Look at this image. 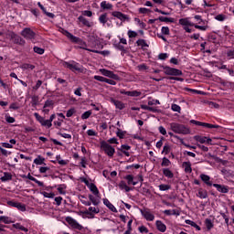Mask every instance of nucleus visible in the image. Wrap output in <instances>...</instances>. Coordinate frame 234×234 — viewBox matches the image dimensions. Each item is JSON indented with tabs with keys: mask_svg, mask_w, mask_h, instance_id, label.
Wrapping results in <instances>:
<instances>
[{
	"mask_svg": "<svg viewBox=\"0 0 234 234\" xmlns=\"http://www.w3.org/2000/svg\"><path fill=\"white\" fill-rule=\"evenodd\" d=\"M170 129L173 131V133H176V134H190L191 130L187 128V126L184 124H180L177 122H172L170 123Z\"/></svg>",
	"mask_w": 234,
	"mask_h": 234,
	"instance_id": "1",
	"label": "nucleus"
},
{
	"mask_svg": "<svg viewBox=\"0 0 234 234\" xmlns=\"http://www.w3.org/2000/svg\"><path fill=\"white\" fill-rule=\"evenodd\" d=\"M101 149L104 151L105 154H107V156H110V158H112L114 156V154L116 153L114 147H112L105 141L101 142Z\"/></svg>",
	"mask_w": 234,
	"mask_h": 234,
	"instance_id": "2",
	"label": "nucleus"
},
{
	"mask_svg": "<svg viewBox=\"0 0 234 234\" xmlns=\"http://www.w3.org/2000/svg\"><path fill=\"white\" fill-rule=\"evenodd\" d=\"M179 25H182V27H195V28H197V30H203V31L207 30V26L195 25L191 21H189V19L187 18L179 19Z\"/></svg>",
	"mask_w": 234,
	"mask_h": 234,
	"instance_id": "3",
	"label": "nucleus"
},
{
	"mask_svg": "<svg viewBox=\"0 0 234 234\" xmlns=\"http://www.w3.org/2000/svg\"><path fill=\"white\" fill-rule=\"evenodd\" d=\"M162 68L165 70V74H166L167 76H182V70L180 69H176L175 68H171V67H164L162 66Z\"/></svg>",
	"mask_w": 234,
	"mask_h": 234,
	"instance_id": "4",
	"label": "nucleus"
},
{
	"mask_svg": "<svg viewBox=\"0 0 234 234\" xmlns=\"http://www.w3.org/2000/svg\"><path fill=\"white\" fill-rule=\"evenodd\" d=\"M21 36L25 37V39H34L36 37V33L30 29V27H26L22 30Z\"/></svg>",
	"mask_w": 234,
	"mask_h": 234,
	"instance_id": "5",
	"label": "nucleus"
},
{
	"mask_svg": "<svg viewBox=\"0 0 234 234\" xmlns=\"http://www.w3.org/2000/svg\"><path fill=\"white\" fill-rule=\"evenodd\" d=\"M190 123H194V125H199L201 127H206L207 129H218V127H220L217 124L202 122H198V121H195V120H191Z\"/></svg>",
	"mask_w": 234,
	"mask_h": 234,
	"instance_id": "6",
	"label": "nucleus"
},
{
	"mask_svg": "<svg viewBox=\"0 0 234 234\" xmlns=\"http://www.w3.org/2000/svg\"><path fill=\"white\" fill-rule=\"evenodd\" d=\"M64 67H66V69H69V70H72V72H80L81 71V68L80 67L79 63L73 62H64Z\"/></svg>",
	"mask_w": 234,
	"mask_h": 234,
	"instance_id": "7",
	"label": "nucleus"
},
{
	"mask_svg": "<svg viewBox=\"0 0 234 234\" xmlns=\"http://www.w3.org/2000/svg\"><path fill=\"white\" fill-rule=\"evenodd\" d=\"M100 72L102 74V76H106V78H111L112 80H120V77L117 74H114V72L109 69H101Z\"/></svg>",
	"mask_w": 234,
	"mask_h": 234,
	"instance_id": "8",
	"label": "nucleus"
},
{
	"mask_svg": "<svg viewBox=\"0 0 234 234\" xmlns=\"http://www.w3.org/2000/svg\"><path fill=\"white\" fill-rule=\"evenodd\" d=\"M62 34L68 37L69 40H70L72 43H81V38L75 37L70 32L64 30L62 31Z\"/></svg>",
	"mask_w": 234,
	"mask_h": 234,
	"instance_id": "9",
	"label": "nucleus"
},
{
	"mask_svg": "<svg viewBox=\"0 0 234 234\" xmlns=\"http://www.w3.org/2000/svg\"><path fill=\"white\" fill-rule=\"evenodd\" d=\"M112 16H113V17H117V19H120V21H129V16L120 11L112 12Z\"/></svg>",
	"mask_w": 234,
	"mask_h": 234,
	"instance_id": "10",
	"label": "nucleus"
},
{
	"mask_svg": "<svg viewBox=\"0 0 234 234\" xmlns=\"http://www.w3.org/2000/svg\"><path fill=\"white\" fill-rule=\"evenodd\" d=\"M66 222L70 224L73 228H75V229H80V230L83 229V227L80 225V223L76 222V220L71 217L66 218Z\"/></svg>",
	"mask_w": 234,
	"mask_h": 234,
	"instance_id": "11",
	"label": "nucleus"
},
{
	"mask_svg": "<svg viewBox=\"0 0 234 234\" xmlns=\"http://www.w3.org/2000/svg\"><path fill=\"white\" fill-rule=\"evenodd\" d=\"M213 187H216L217 191L219 193H229V186L225 185L213 184Z\"/></svg>",
	"mask_w": 234,
	"mask_h": 234,
	"instance_id": "12",
	"label": "nucleus"
},
{
	"mask_svg": "<svg viewBox=\"0 0 234 234\" xmlns=\"http://www.w3.org/2000/svg\"><path fill=\"white\" fill-rule=\"evenodd\" d=\"M83 213L84 215H90L91 218H94V215H98V213H100V208L90 207L89 209L85 210Z\"/></svg>",
	"mask_w": 234,
	"mask_h": 234,
	"instance_id": "13",
	"label": "nucleus"
},
{
	"mask_svg": "<svg viewBox=\"0 0 234 234\" xmlns=\"http://www.w3.org/2000/svg\"><path fill=\"white\" fill-rule=\"evenodd\" d=\"M141 213L143 217H144V218L149 222H153V220H154V215L149 212V210H142Z\"/></svg>",
	"mask_w": 234,
	"mask_h": 234,
	"instance_id": "14",
	"label": "nucleus"
},
{
	"mask_svg": "<svg viewBox=\"0 0 234 234\" xmlns=\"http://www.w3.org/2000/svg\"><path fill=\"white\" fill-rule=\"evenodd\" d=\"M111 101L113 103V105H115L116 109H119V111H123V109H125V104L121 101L112 98Z\"/></svg>",
	"mask_w": 234,
	"mask_h": 234,
	"instance_id": "15",
	"label": "nucleus"
},
{
	"mask_svg": "<svg viewBox=\"0 0 234 234\" xmlns=\"http://www.w3.org/2000/svg\"><path fill=\"white\" fill-rule=\"evenodd\" d=\"M103 204H104V206H106V207H108V209H111L112 211V213H118V209L115 208L114 205H112V203H111V201H109V199L104 198Z\"/></svg>",
	"mask_w": 234,
	"mask_h": 234,
	"instance_id": "16",
	"label": "nucleus"
},
{
	"mask_svg": "<svg viewBox=\"0 0 234 234\" xmlns=\"http://www.w3.org/2000/svg\"><path fill=\"white\" fill-rule=\"evenodd\" d=\"M155 226H156L158 231H160L161 233H165L167 227L165 226V224H164V222L157 220L155 222Z\"/></svg>",
	"mask_w": 234,
	"mask_h": 234,
	"instance_id": "17",
	"label": "nucleus"
},
{
	"mask_svg": "<svg viewBox=\"0 0 234 234\" xmlns=\"http://www.w3.org/2000/svg\"><path fill=\"white\" fill-rule=\"evenodd\" d=\"M90 190L91 193H93V195H95V197H97V198H100V190H98V186H96L95 184H90Z\"/></svg>",
	"mask_w": 234,
	"mask_h": 234,
	"instance_id": "18",
	"label": "nucleus"
},
{
	"mask_svg": "<svg viewBox=\"0 0 234 234\" xmlns=\"http://www.w3.org/2000/svg\"><path fill=\"white\" fill-rule=\"evenodd\" d=\"M201 180L207 185V186H213V183H211V177L206 174H201L200 175Z\"/></svg>",
	"mask_w": 234,
	"mask_h": 234,
	"instance_id": "19",
	"label": "nucleus"
},
{
	"mask_svg": "<svg viewBox=\"0 0 234 234\" xmlns=\"http://www.w3.org/2000/svg\"><path fill=\"white\" fill-rule=\"evenodd\" d=\"M195 139L197 142H199V144H210L212 140L210 138L207 139V137H202V136H196Z\"/></svg>",
	"mask_w": 234,
	"mask_h": 234,
	"instance_id": "20",
	"label": "nucleus"
},
{
	"mask_svg": "<svg viewBox=\"0 0 234 234\" xmlns=\"http://www.w3.org/2000/svg\"><path fill=\"white\" fill-rule=\"evenodd\" d=\"M78 19L80 23H82V25H84V27H88L89 28H90V27H92V24H90V22H89V20H87V18H85V16H80L78 17Z\"/></svg>",
	"mask_w": 234,
	"mask_h": 234,
	"instance_id": "21",
	"label": "nucleus"
},
{
	"mask_svg": "<svg viewBox=\"0 0 234 234\" xmlns=\"http://www.w3.org/2000/svg\"><path fill=\"white\" fill-rule=\"evenodd\" d=\"M37 5L39 6V8L42 10V12L48 16V17H50L51 19H54L55 15L52 13H48L47 12V9L45 8V6H43V5H41V2L37 3Z\"/></svg>",
	"mask_w": 234,
	"mask_h": 234,
	"instance_id": "22",
	"label": "nucleus"
},
{
	"mask_svg": "<svg viewBox=\"0 0 234 234\" xmlns=\"http://www.w3.org/2000/svg\"><path fill=\"white\" fill-rule=\"evenodd\" d=\"M13 43H15V45H25L26 41L25 39H23L21 37H19L18 35L15 36V38H13Z\"/></svg>",
	"mask_w": 234,
	"mask_h": 234,
	"instance_id": "23",
	"label": "nucleus"
},
{
	"mask_svg": "<svg viewBox=\"0 0 234 234\" xmlns=\"http://www.w3.org/2000/svg\"><path fill=\"white\" fill-rule=\"evenodd\" d=\"M84 50H88V52H93L94 54H101V56H109L111 54L110 51H98L96 49H89L86 48H82Z\"/></svg>",
	"mask_w": 234,
	"mask_h": 234,
	"instance_id": "24",
	"label": "nucleus"
},
{
	"mask_svg": "<svg viewBox=\"0 0 234 234\" xmlns=\"http://www.w3.org/2000/svg\"><path fill=\"white\" fill-rule=\"evenodd\" d=\"M182 165L185 169V173H193V168H191V162H184Z\"/></svg>",
	"mask_w": 234,
	"mask_h": 234,
	"instance_id": "25",
	"label": "nucleus"
},
{
	"mask_svg": "<svg viewBox=\"0 0 234 234\" xmlns=\"http://www.w3.org/2000/svg\"><path fill=\"white\" fill-rule=\"evenodd\" d=\"M101 8H102V10H112V4L102 1L101 3Z\"/></svg>",
	"mask_w": 234,
	"mask_h": 234,
	"instance_id": "26",
	"label": "nucleus"
},
{
	"mask_svg": "<svg viewBox=\"0 0 234 234\" xmlns=\"http://www.w3.org/2000/svg\"><path fill=\"white\" fill-rule=\"evenodd\" d=\"M158 20L161 21V23H175V18L167 16H159Z\"/></svg>",
	"mask_w": 234,
	"mask_h": 234,
	"instance_id": "27",
	"label": "nucleus"
},
{
	"mask_svg": "<svg viewBox=\"0 0 234 234\" xmlns=\"http://www.w3.org/2000/svg\"><path fill=\"white\" fill-rule=\"evenodd\" d=\"M119 187L122 190H125L126 193H129V191H131V187H129V186H127V184L125 183V181H121L119 183Z\"/></svg>",
	"mask_w": 234,
	"mask_h": 234,
	"instance_id": "28",
	"label": "nucleus"
},
{
	"mask_svg": "<svg viewBox=\"0 0 234 234\" xmlns=\"http://www.w3.org/2000/svg\"><path fill=\"white\" fill-rule=\"evenodd\" d=\"M20 69H23V70H34V69H36V66L25 63L20 66Z\"/></svg>",
	"mask_w": 234,
	"mask_h": 234,
	"instance_id": "29",
	"label": "nucleus"
},
{
	"mask_svg": "<svg viewBox=\"0 0 234 234\" xmlns=\"http://www.w3.org/2000/svg\"><path fill=\"white\" fill-rule=\"evenodd\" d=\"M186 224H188L189 226H192V228H196V229L197 231H200V229H202L200 228V226H198L197 223H195V221L191 220V219H186Z\"/></svg>",
	"mask_w": 234,
	"mask_h": 234,
	"instance_id": "30",
	"label": "nucleus"
},
{
	"mask_svg": "<svg viewBox=\"0 0 234 234\" xmlns=\"http://www.w3.org/2000/svg\"><path fill=\"white\" fill-rule=\"evenodd\" d=\"M163 175L166 176V178H173L175 176V174L169 168L163 169Z\"/></svg>",
	"mask_w": 234,
	"mask_h": 234,
	"instance_id": "31",
	"label": "nucleus"
},
{
	"mask_svg": "<svg viewBox=\"0 0 234 234\" xmlns=\"http://www.w3.org/2000/svg\"><path fill=\"white\" fill-rule=\"evenodd\" d=\"M2 182H8V180H12V174L8 172L4 173V176L0 178Z\"/></svg>",
	"mask_w": 234,
	"mask_h": 234,
	"instance_id": "32",
	"label": "nucleus"
},
{
	"mask_svg": "<svg viewBox=\"0 0 234 234\" xmlns=\"http://www.w3.org/2000/svg\"><path fill=\"white\" fill-rule=\"evenodd\" d=\"M197 197H198L199 198H206L207 197V191L199 188Z\"/></svg>",
	"mask_w": 234,
	"mask_h": 234,
	"instance_id": "33",
	"label": "nucleus"
},
{
	"mask_svg": "<svg viewBox=\"0 0 234 234\" xmlns=\"http://www.w3.org/2000/svg\"><path fill=\"white\" fill-rule=\"evenodd\" d=\"M99 21L102 25H105L109 21V18L107 17V13L101 15L99 17Z\"/></svg>",
	"mask_w": 234,
	"mask_h": 234,
	"instance_id": "34",
	"label": "nucleus"
},
{
	"mask_svg": "<svg viewBox=\"0 0 234 234\" xmlns=\"http://www.w3.org/2000/svg\"><path fill=\"white\" fill-rule=\"evenodd\" d=\"M13 228H15L16 229H20L21 231H25L26 233L28 232V229L23 227V225L19 223L13 224Z\"/></svg>",
	"mask_w": 234,
	"mask_h": 234,
	"instance_id": "35",
	"label": "nucleus"
},
{
	"mask_svg": "<svg viewBox=\"0 0 234 234\" xmlns=\"http://www.w3.org/2000/svg\"><path fill=\"white\" fill-rule=\"evenodd\" d=\"M89 199L93 204V206H99L100 205V199H96V197H94V196L89 195Z\"/></svg>",
	"mask_w": 234,
	"mask_h": 234,
	"instance_id": "36",
	"label": "nucleus"
},
{
	"mask_svg": "<svg viewBox=\"0 0 234 234\" xmlns=\"http://www.w3.org/2000/svg\"><path fill=\"white\" fill-rule=\"evenodd\" d=\"M31 103L33 107H36L39 103V97L37 95H34L31 98Z\"/></svg>",
	"mask_w": 234,
	"mask_h": 234,
	"instance_id": "37",
	"label": "nucleus"
},
{
	"mask_svg": "<svg viewBox=\"0 0 234 234\" xmlns=\"http://www.w3.org/2000/svg\"><path fill=\"white\" fill-rule=\"evenodd\" d=\"M161 165L162 167H169V165H171V161L166 157H164Z\"/></svg>",
	"mask_w": 234,
	"mask_h": 234,
	"instance_id": "38",
	"label": "nucleus"
},
{
	"mask_svg": "<svg viewBox=\"0 0 234 234\" xmlns=\"http://www.w3.org/2000/svg\"><path fill=\"white\" fill-rule=\"evenodd\" d=\"M205 226H206L207 229H208V231H209V229H212V228H213V221H211V219H209V218H207L205 220Z\"/></svg>",
	"mask_w": 234,
	"mask_h": 234,
	"instance_id": "39",
	"label": "nucleus"
},
{
	"mask_svg": "<svg viewBox=\"0 0 234 234\" xmlns=\"http://www.w3.org/2000/svg\"><path fill=\"white\" fill-rule=\"evenodd\" d=\"M136 44H137L138 47H142V48L149 47V45H147V42H145V39H138L136 41Z\"/></svg>",
	"mask_w": 234,
	"mask_h": 234,
	"instance_id": "40",
	"label": "nucleus"
},
{
	"mask_svg": "<svg viewBox=\"0 0 234 234\" xmlns=\"http://www.w3.org/2000/svg\"><path fill=\"white\" fill-rule=\"evenodd\" d=\"M127 96H132V97L138 98V96H142V92L137 91V90L128 91Z\"/></svg>",
	"mask_w": 234,
	"mask_h": 234,
	"instance_id": "41",
	"label": "nucleus"
},
{
	"mask_svg": "<svg viewBox=\"0 0 234 234\" xmlns=\"http://www.w3.org/2000/svg\"><path fill=\"white\" fill-rule=\"evenodd\" d=\"M34 116H35L36 120H37V122H39V123H41V125H43V122H45V118H43L37 112L34 113Z\"/></svg>",
	"mask_w": 234,
	"mask_h": 234,
	"instance_id": "42",
	"label": "nucleus"
},
{
	"mask_svg": "<svg viewBox=\"0 0 234 234\" xmlns=\"http://www.w3.org/2000/svg\"><path fill=\"white\" fill-rule=\"evenodd\" d=\"M125 133H126V132L122 131V129H120V128L117 129L116 134H117V136H118L121 140L124 138Z\"/></svg>",
	"mask_w": 234,
	"mask_h": 234,
	"instance_id": "43",
	"label": "nucleus"
},
{
	"mask_svg": "<svg viewBox=\"0 0 234 234\" xmlns=\"http://www.w3.org/2000/svg\"><path fill=\"white\" fill-rule=\"evenodd\" d=\"M44 162H45V158H42L41 156L34 160V164H36L37 165H42Z\"/></svg>",
	"mask_w": 234,
	"mask_h": 234,
	"instance_id": "44",
	"label": "nucleus"
},
{
	"mask_svg": "<svg viewBox=\"0 0 234 234\" xmlns=\"http://www.w3.org/2000/svg\"><path fill=\"white\" fill-rule=\"evenodd\" d=\"M34 52H36V54H45V49L39 48V47H34L33 48Z\"/></svg>",
	"mask_w": 234,
	"mask_h": 234,
	"instance_id": "45",
	"label": "nucleus"
},
{
	"mask_svg": "<svg viewBox=\"0 0 234 234\" xmlns=\"http://www.w3.org/2000/svg\"><path fill=\"white\" fill-rule=\"evenodd\" d=\"M92 114V112L88 111L85 112L82 115H81V119L82 120H88V118H90V115Z\"/></svg>",
	"mask_w": 234,
	"mask_h": 234,
	"instance_id": "46",
	"label": "nucleus"
},
{
	"mask_svg": "<svg viewBox=\"0 0 234 234\" xmlns=\"http://www.w3.org/2000/svg\"><path fill=\"white\" fill-rule=\"evenodd\" d=\"M43 197H45V198H54V197H56V195L54 193H48V192H42Z\"/></svg>",
	"mask_w": 234,
	"mask_h": 234,
	"instance_id": "47",
	"label": "nucleus"
},
{
	"mask_svg": "<svg viewBox=\"0 0 234 234\" xmlns=\"http://www.w3.org/2000/svg\"><path fill=\"white\" fill-rule=\"evenodd\" d=\"M159 189L160 191H169V189H171V186L169 185H160Z\"/></svg>",
	"mask_w": 234,
	"mask_h": 234,
	"instance_id": "48",
	"label": "nucleus"
},
{
	"mask_svg": "<svg viewBox=\"0 0 234 234\" xmlns=\"http://www.w3.org/2000/svg\"><path fill=\"white\" fill-rule=\"evenodd\" d=\"M75 112L76 110L74 108L69 109L66 113L67 118H70Z\"/></svg>",
	"mask_w": 234,
	"mask_h": 234,
	"instance_id": "49",
	"label": "nucleus"
},
{
	"mask_svg": "<svg viewBox=\"0 0 234 234\" xmlns=\"http://www.w3.org/2000/svg\"><path fill=\"white\" fill-rule=\"evenodd\" d=\"M94 80H96L97 81H101V82H104L106 81L107 78H104L102 76H98V75H95L93 77Z\"/></svg>",
	"mask_w": 234,
	"mask_h": 234,
	"instance_id": "50",
	"label": "nucleus"
},
{
	"mask_svg": "<svg viewBox=\"0 0 234 234\" xmlns=\"http://www.w3.org/2000/svg\"><path fill=\"white\" fill-rule=\"evenodd\" d=\"M171 108H172V111H174V112H180V111H182L180 106H178L177 104H172Z\"/></svg>",
	"mask_w": 234,
	"mask_h": 234,
	"instance_id": "51",
	"label": "nucleus"
},
{
	"mask_svg": "<svg viewBox=\"0 0 234 234\" xmlns=\"http://www.w3.org/2000/svg\"><path fill=\"white\" fill-rule=\"evenodd\" d=\"M1 221L4 222L5 224H10V222H12L9 220L8 217H5V216L0 217V222Z\"/></svg>",
	"mask_w": 234,
	"mask_h": 234,
	"instance_id": "52",
	"label": "nucleus"
},
{
	"mask_svg": "<svg viewBox=\"0 0 234 234\" xmlns=\"http://www.w3.org/2000/svg\"><path fill=\"white\" fill-rule=\"evenodd\" d=\"M125 180H127L128 185L131 186V184H133V180H134V177L133 176V175H128L125 176Z\"/></svg>",
	"mask_w": 234,
	"mask_h": 234,
	"instance_id": "53",
	"label": "nucleus"
},
{
	"mask_svg": "<svg viewBox=\"0 0 234 234\" xmlns=\"http://www.w3.org/2000/svg\"><path fill=\"white\" fill-rule=\"evenodd\" d=\"M16 208H18L19 211H27V207L21 203H17Z\"/></svg>",
	"mask_w": 234,
	"mask_h": 234,
	"instance_id": "54",
	"label": "nucleus"
},
{
	"mask_svg": "<svg viewBox=\"0 0 234 234\" xmlns=\"http://www.w3.org/2000/svg\"><path fill=\"white\" fill-rule=\"evenodd\" d=\"M162 34L165 36H169V27H163L161 29Z\"/></svg>",
	"mask_w": 234,
	"mask_h": 234,
	"instance_id": "55",
	"label": "nucleus"
},
{
	"mask_svg": "<svg viewBox=\"0 0 234 234\" xmlns=\"http://www.w3.org/2000/svg\"><path fill=\"white\" fill-rule=\"evenodd\" d=\"M42 125L44 127H48L49 129V127H52V122L49 120L44 119V122L42 123Z\"/></svg>",
	"mask_w": 234,
	"mask_h": 234,
	"instance_id": "56",
	"label": "nucleus"
},
{
	"mask_svg": "<svg viewBox=\"0 0 234 234\" xmlns=\"http://www.w3.org/2000/svg\"><path fill=\"white\" fill-rule=\"evenodd\" d=\"M137 36H138V33H136V31H133V30L128 31V37L132 38V37H136Z\"/></svg>",
	"mask_w": 234,
	"mask_h": 234,
	"instance_id": "57",
	"label": "nucleus"
},
{
	"mask_svg": "<svg viewBox=\"0 0 234 234\" xmlns=\"http://www.w3.org/2000/svg\"><path fill=\"white\" fill-rule=\"evenodd\" d=\"M54 105V101H46L44 104V109H47V107H52Z\"/></svg>",
	"mask_w": 234,
	"mask_h": 234,
	"instance_id": "58",
	"label": "nucleus"
},
{
	"mask_svg": "<svg viewBox=\"0 0 234 234\" xmlns=\"http://www.w3.org/2000/svg\"><path fill=\"white\" fill-rule=\"evenodd\" d=\"M140 233H149V229L145 226L139 227Z\"/></svg>",
	"mask_w": 234,
	"mask_h": 234,
	"instance_id": "59",
	"label": "nucleus"
},
{
	"mask_svg": "<svg viewBox=\"0 0 234 234\" xmlns=\"http://www.w3.org/2000/svg\"><path fill=\"white\" fill-rule=\"evenodd\" d=\"M5 122H7V123H14L16 122V119L14 117H10V116L6 115Z\"/></svg>",
	"mask_w": 234,
	"mask_h": 234,
	"instance_id": "60",
	"label": "nucleus"
},
{
	"mask_svg": "<svg viewBox=\"0 0 234 234\" xmlns=\"http://www.w3.org/2000/svg\"><path fill=\"white\" fill-rule=\"evenodd\" d=\"M215 19H217V21H224L226 19V16L218 15V16H215Z\"/></svg>",
	"mask_w": 234,
	"mask_h": 234,
	"instance_id": "61",
	"label": "nucleus"
},
{
	"mask_svg": "<svg viewBox=\"0 0 234 234\" xmlns=\"http://www.w3.org/2000/svg\"><path fill=\"white\" fill-rule=\"evenodd\" d=\"M171 150V148L169 147L168 144H165L163 148V153H165V154H169V151Z\"/></svg>",
	"mask_w": 234,
	"mask_h": 234,
	"instance_id": "62",
	"label": "nucleus"
},
{
	"mask_svg": "<svg viewBox=\"0 0 234 234\" xmlns=\"http://www.w3.org/2000/svg\"><path fill=\"white\" fill-rule=\"evenodd\" d=\"M16 35H17V34H16L14 31H9V32L7 33V37H9L10 39H12V40H14V38L16 37Z\"/></svg>",
	"mask_w": 234,
	"mask_h": 234,
	"instance_id": "63",
	"label": "nucleus"
},
{
	"mask_svg": "<svg viewBox=\"0 0 234 234\" xmlns=\"http://www.w3.org/2000/svg\"><path fill=\"white\" fill-rule=\"evenodd\" d=\"M159 59H167V53H161L158 55Z\"/></svg>",
	"mask_w": 234,
	"mask_h": 234,
	"instance_id": "64",
	"label": "nucleus"
}]
</instances>
